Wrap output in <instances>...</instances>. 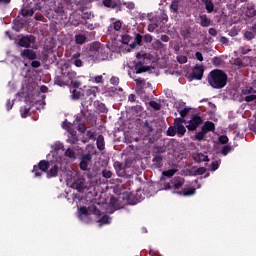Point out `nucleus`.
Segmentation results:
<instances>
[{"mask_svg":"<svg viewBox=\"0 0 256 256\" xmlns=\"http://www.w3.org/2000/svg\"><path fill=\"white\" fill-rule=\"evenodd\" d=\"M228 79L227 73L221 69H214L207 76L208 84L212 89H223L226 87Z\"/></svg>","mask_w":256,"mask_h":256,"instance_id":"1","label":"nucleus"},{"mask_svg":"<svg viewBox=\"0 0 256 256\" xmlns=\"http://www.w3.org/2000/svg\"><path fill=\"white\" fill-rule=\"evenodd\" d=\"M88 55L94 61H105V57H107V53H105V49L101 47V44L99 42H93L90 45Z\"/></svg>","mask_w":256,"mask_h":256,"instance_id":"2","label":"nucleus"},{"mask_svg":"<svg viewBox=\"0 0 256 256\" xmlns=\"http://www.w3.org/2000/svg\"><path fill=\"white\" fill-rule=\"evenodd\" d=\"M61 75L64 79V85H69L71 81L73 82L77 79V72L69 68V64L67 63L61 68ZM59 83L60 85H63V82L59 81Z\"/></svg>","mask_w":256,"mask_h":256,"instance_id":"3","label":"nucleus"},{"mask_svg":"<svg viewBox=\"0 0 256 256\" xmlns=\"http://www.w3.org/2000/svg\"><path fill=\"white\" fill-rule=\"evenodd\" d=\"M49 167H51V163L47 160H41L38 165L33 166L32 173H34V177H41L43 173H47Z\"/></svg>","mask_w":256,"mask_h":256,"instance_id":"4","label":"nucleus"},{"mask_svg":"<svg viewBox=\"0 0 256 256\" xmlns=\"http://www.w3.org/2000/svg\"><path fill=\"white\" fill-rule=\"evenodd\" d=\"M199 125H203V118L199 114H194L189 120V124L186 125V128L188 131H197Z\"/></svg>","mask_w":256,"mask_h":256,"instance_id":"5","label":"nucleus"},{"mask_svg":"<svg viewBox=\"0 0 256 256\" xmlns=\"http://www.w3.org/2000/svg\"><path fill=\"white\" fill-rule=\"evenodd\" d=\"M71 187L72 189H76L78 193H83L85 189H87V182L85 181V178L78 177L73 181Z\"/></svg>","mask_w":256,"mask_h":256,"instance_id":"6","label":"nucleus"},{"mask_svg":"<svg viewBox=\"0 0 256 256\" xmlns=\"http://www.w3.org/2000/svg\"><path fill=\"white\" fill-rule=\"evenodd\" d=\"M36 38L33 35L23 36L19 39L18 45L20 47H25V49H29L31 45L35 44Z\"/></svg>","mask_w":256,"mask_h":256,"instance_id":"7","label":"nucleus"},{"mask_svg":"<svg viewBox=\"0 0 256 256\" xmlns=\"http://www.w3.org/2000/svg\"><path fill=\"white\" fill-rule=\"evenodd\" d=\"M41 9H43V4H41V2H39V3H36L34 8L21 9L20 15H22V17H33V15H35V12L41 11Z\"/></svg>","mask_w":256,"mask_h":256,"instance_id":"8","label":"nucleus"},{"mask_svg":"<svg viewBox=\"0 0 256 256\" xmlns=\"http://www.w3.org/2000/svg\"><path fill=\"white\" fill-rule=\"evenodd\" d=\"M92 160H93V155H91L90 153L84 154L81 157V161L79 163V167L81 171H87V169L89 168V163H91Z\"/></svg>","mask_w":256,"mask_h":256,"instance_id":"9","label":"nucleus"},{"mask_svg":"<svg viewBox=\"0 0 256 256\" xmlns=\"http://www.w3.org/2000/svg\"><path fill=\"white\" fill-rule=\"evenodd\" d=\"M60 169L61 166H59V163H54L46 172L47 179H53L54 177H58Z\"/></svg>","mask_w":256,"mask_h":256,"instance_id":"10","label":"nucleus"},{"mask_svg":"<svg viewBox=\"0 0 256 256\" xmlns=\"http://www.w3.org/2000/svg\"><path fill=\"white\" fill-rule=\"evenodd\" d=\"M134 70L136 75H141V73H147V71H151L150 66H145L142 61L135 62Z\"/></svg>","mask_w":256,"mask_h":256,"instance_id":"11","label":"nucleus"},{"mask_svg":"<svg viewBox=\"0 0 256 256\" xmlns=\"http://www.w3.org/2000/svg\"><path fill=\"white\" fill-rule=\"evenodd\" d=\"M21 57L24 59H28L29 61H35V59H37V53L35 51H33L32 49H24L23 51H21Z\"/></svg>","mask_w":256,"mask_h":256,"instance_id":"12","label":"nucleus"},{"mask_svg":"<svg viewBox=\"0 0 256 256\" xmlns=\"http://www.w3.org/2000/svg\"><path fill=\"white\" fill-rule=\"evenodd\" d=\"M171 183L173 185L174 191L176 193H179L181 187H183V185H185V178L175 177V178L172 179Z\"/></svg>","mask_w":256,"mask_h":256,"instance_id":"13","label":"nucleus"},{"mask_svg":"<svg viewBox=\"0 0 256 256\" xmlns=\"http://www.w3.org/2000/svg\"><path fill=\"white\" fill-rule=\"evenodd\" d=\"M113 167L118 177H125V175H127V172L125 171V166L123 165V163L116 161L114 162Z\"/></svg>","mask_w":256,"mask_h":256,"instance_id":"14","label":"nucleus"},{"mask_svg":"<svg viewBox=\"0 0 256 256\" xmlns=\"http://www.w3.org/2000/svg\"><path fill=\"white\" fill-rule=\"evenodd\" d=\"M203 73H205V70L201 66L194 67V70L192 72V79H196L197 81H201L203 79Z\"/></svg>","mask_w":256,"mask_h":256,"instance_id":"15","label":"nucleus"},{"mask_svg":"<svg viewBox=\"0 0 256 256\" xmlns=\"http://www.w3.org/2000/svg\"><path fill=\"white\" fill-rule=\"evenodd\" d=\"M71 63L75 65V67H83V60H81V53L77 52L72 55Z\"/></svg>","mask_w":256,"mask_h":256,"instance_id":"16","label":"nucleus"},{"mask_svg":"<svg viewBox=\"0 0 256 256\" xmlns=\"http://www.w3.org/2000/svg\"><path fill=\"white\" fill-rule=\"evenodd\" d=\"M245 15L249 19H251V18L256 16L255 5L253 3L247 4Z\"/></svg>","mask_w":256,"mask_h":256,"instance_id":"17","label":"nucleus"},{"mask_svg":"<svg viewBox=\"0 0 256 256\" xmlns=\"http://www.w3.org/2000/svg\"><path fill=\"white\" fill-rule=\"evenodd\" d=\"M142 43H143V36L139 33H136L134 40H132V43H130V48L135 49L137 45H141Z\"/></svg>","mask_w":256,"mask_h":256,"instance_id":"18","label":"nucleus"},{"mask_svg":"<svg viewBox=\"0 0 256 256\" xmlns=\"http://www.w3.org/2000/svg\"><path fill=\"white\" fill-rule=\"evenodd\" d=\"M180 35L183 39H190L191 38V27L189 26H182L180 28Z\"/></svg>","mask_w":256,"mask_h":256,"instance_id":"19","label":"nucleus"},{"mask_svg":"<svg viewBox=\"0 0 256 256\" xmlns=\"http://www.w3.org/2000/svg\"><path fill=\"white\" fill-rule=\"evenodd\" d=\"M78 141H79V136H77V131L75 130L70 131V135L68 136L67 143H70V145H76Z\"/></svg>","mask_w":256,"mask_h":256,"instance_id":"20","label":"nucleus"},{"mask_svg":"<svg viewBox=\"0 0 256 256\" xmlns=\"http://www.w3.org/2000/svg\"><path fill=\"white\" fill-rule=\"evenodd\" d=\"M201 129L206 132H214L215 131V123L211 122V121H206L204 123V125L201 127Z\"/></svg>","mask_w":256,"mask_h":256,"instance_id":"21","label":"nucleus"},{"mask_svg":"<svg viewBox=\"0 0 256 256\" xmlns=\"http://www.w3.org/2000/svg\"><path fill=\"white\" fill-rule=\"evenodd\" d=\"M194 161L196 163H207L209 162V156L203 154V153H198L194 156Z\"/></svg>","mask_w":256,"mask_h":256,"instance_id":"22","label":"nucleus"},{"mask_svg":"<svg viewBox=\"0 0 256 256\" xmlns=\"http://www.w3.org/2000/svg\"><path fill=\"white\" fill-rule=\"evenodd\" d=\"M78 11H81L82 19H91V17H92L91 12H85V7L83 6V3H81V2H79V4H78Z\"/></svg>","mask_w":256,"mask_h":256,"instance_id":"23","label":"nucleus"},{"mask_svg":"<svg viewBox=\"0 0 256 256\" xmlns=\"http://www.w3.org/2000/svg\"><path fill=\"white\" fill-rule=\"evenodd\" d=\"M134 81L136 83V89H138L140 93H143V89H145V85H147V83L145 82V79L137 78V79H134Z\"/></svg>","mask_w":256,"mask_h":256,"instance_id":"24","label":"nucleus"},{"mask_svg":"<svg viewBox=\"0 0 256 256\" xmlns=\"http://www.w3.org/2000/svg\"><path fill=\"white\" fill-rule=\"evenodd\" d=\"M96 145H97V149H99V151L105 150V137L103 135L98 136V138L96 140Z\"/></svg>","mask_w":256,"mask_h":256,"instance_id":"25","label":"nucleus"},{"mask_svg":"<svg viewBox=\"0 0 256 256\" xmlns=\"http://www.w3.org/2000/svg\"><path fill=\"white\" fill-rule=\"evenodd\" d=\"M75 43L76 45H83L87 43V36L85 34H76Z\"/></svg>","mask_w":256,"mask_h":256,"instance_id":"26","label":"nucleus"},{"mask_svg":"<svg viewBox=\"0 0 256 256\" xmlns=\"http://www.w3.org/2000/svg\"><path fill=\"white\" fill-rule=\"evenodd\" d=\"M201 27H209L211 25V19L207 15L203 14L199 16Z\"/></svg>","mask_w":256,"mask_h":256,"instance_id":"27","label":"nucleus"},{"mask_svg":"<svg viewBox=\"0 0 256 256\" xmlns=\"http://www.w3.org/2000/svg\"><path fill=\"white\" fill-rule=\"evenodd\" d=\"M202 2L205 4L207 13H213L215 11V5L212 0H202Z\"/></svg>","mask_w":256,"mask_h":256,"instance_id":"28","label":"nucleus"},{"mask_svg":"<svg viewBox=\"0 0 256 256\" xmlns=\"http://www.w3.org/2000/svg\"><path fill=\"white\" fill-rule=\"evenodd\" d=\"M142 129H144V131L148 133V135L149 133H153V122L146 120L142 125Z\"/></svg>","mask_w":256,"mask_h":256,"instance_id":"29","label":"nucleus"},{"mask_svg":"<svg viewBox=\"0 0 256 256\" xmlns=\"http://www.w3.org/2000/svg\"><path fill=\"white\" fill-rule=\"evenodd\" d=\"M102 5H104V7H107L108 9H115L118 7L117 1L115 0H103Z\"/></svg>","mask_w":256,"mask_h":256,"instance_id":"30","label":"nucleus"},{"mask_svg":"<svg viewBox=\"0 0 256 256\" xmlns=\"http://www.w3.org/2000/svg\"><path fill=\"white\" fill-rule=\"evenodd\" d=\"M195 193H197V189L190 188L183 191L180 190L178 192V195H183L184 197H191V195H195Z\"/></svg>","mask_w":256,"mask_h":256,"instance_id":"31","label":"nucleus"},{"mask_svg":"<svg viewBox=\"0 0 256 256\" xmlns=\"http://www.w3.org/2000/svg\"><path fill=\"white\" fill-rule=\"evenodd\" d=\"M97 87H91L90 89H87L85 92L86 97H89L90 99H95L97 97Z\"/></svg>","mask_w":256,"mask_h":256,"instance_id":"32","label":"nucleus"},{"mask_svg":"<svg viewBox=\"0 0 256 256\" xmlns=\"http://www.w3.org/2000/svg\"><path fill=\"white\" fill-rule=\"evenodd\" d=\"M181 3V0H172L170 4V11L171 13H179V4Z\"/></svg>","mask_w":256,"mask_h":256,"instance_id":"33","label":"nucleus"},{"mask_svg":"<svg viewBox=\"0 0 256 256\" xmlns=\"http://www.w3.org/2000/svg\"><path fill=\"white\" fill-rule=\"evenodd\" d=\"M161 153H167V148L165 146H154L152 155H161Z\"/></svg>","mask_w":256,"mask_h":256,"instance_id":"34","label":"nucleus"},{"mask_svg":"<svg viewBox=\"0 0 256 256\" xmlns=\"http://www.w3.org/2000/svg\"><path fill=\"white\" fill-rule=\"evenodd\" d=\"M152 163L156 167H162L163 166V156L161 155H153Z\"/></svg>","mask_w":256,"mask_h":256,"instance_id":"35","label":"nucleus"},{"mask_svg":"<svg viewBox=\"0 0 256 256\" xmlns=\"http://www.w3.org/2000/svg\"><path fill=\"white\" fill-rule=\"evenodd\" d=\"M55 13H57V15H60L61 19H67V12H65L63 6L56 7Z\"/></svg>","mask_w":256,"mask_h":256,"instance_id":"36","label":"nucleus"},{"mask_svg":"<svg viewBox=\"0 0 256 256\" xmlns=\"http://www.w3.org/2000/svg\"><path fill=\"white\" fill-rule=\"evenodd\" d=\"M122 43L123 45H129V47H131V43H133V37H131L129 34H124L122 36Z\"/></svg>","mask_w":256,"mask_h":256,"instance_id":"37","label":"nucleus"},{"mask_svg":"<svg viewBox=\"0 0 256 256\" xmlns=\"http://www.w3.org/2000/svg\"><path fill=\"white\" fill-rule=\"evenodd\" d=\"M206 135H207V133L205 131H203L201 128V130L195 134L194 141H203V139H205Z\"/></svg>","mask_w":256,"mask_h":256,"instance_id":"38","label":"nucleus"},{"mask_svg":"<svg viewBox=\"0 0 256 256\" xmlns=\"http://www.w3.org/2000/svg\"><path fill=\"white\" fill-rule=\"evenodd\" d=\"M65 157H68V159H77V156L75 155V150L71 148H67L64 152Z\"/></svg>","mask_w":256,"mask_h":256,"instance_id":"39","label":"nucleus"},{"mask_svg":"<svg viewBox=\"0 0 256 256\" xmlns=\"http://www.w3.org/2000/svg\"><path fill=\"white\" fill-rule=\"evenodd\" d=\"M166 135L168 137H175V135H177V128L175 126H170L166 131Z\"/></svg>","mask_w":256,"mask_h":256,"instance_id":"40","label":"nucleus"},{"mask_svg":"<svg viewBox=\"0 0 256 256\" xmlns=\"http://www.w3.org/2000/svg\"><path fill=\"white\" fill-rule=\"evenodd\" d=\"M149 106L152 107V109H154V111H161V104L155 100H151L149 102Z\"/></svg>","mask_w":256,"mask_h":256,"instance_id":"41","label":"nucleus"},{"mask_svg":"<svg viewBox=\"0 0 256 256\" xmlns=\"http://www.w3.org/2000/svg\"><path fill=\"white\" fill-rule=\"evenodd\" d=\"M71 97L72 99H81V97H83V93L81 92V90H77L76 88L72 90Z\"/></svg>","mask_w":256,"mask_h":256,"instance_id":"42","label":"nucleus"},{"mask_svg":"<svg viewBox=\"0 0 256 256\" xmlns=\"http://www.w3.org/2000/svg\"><path fill=\"white\" fill-rule=\"evenodd\" d=\"M185 133H187V129L185 128V126H179L178 128H176V135H178V137H183Z\"/></svg>","mask_w":256,"mask_h":256,"instance_id":"43","label":"nucleus"},{"mask_svg":"<svg viewBox=\"0 0 256 256\" xmlns=\"http://www.w3.org/2000/svg\"><path fill=\"white\" fill-rule=\"evenodd\" d=\"M110 219L109 215H104L99 219L98 223H101V225H107L111 223Z\"/></svg>","mask_w":256,"mask_h":256,"instance_id":"44","label":"nucleus"},{"mask_svg":"<svg viewBox=\"0 0 256 256\" xmlns=\"http://www.w3.org/2000/svg\"><path fill=\"white\" fill-rule=\"evenodd\" d=\"M159 21L162 23V25H165L167 21H169V16L165 12H163L161 15L158 16Z\"/></svg>","mask_w":256,"mask_h":256,"instance_id":"45","label":"nucleus"},{"mask_svg":"<svg viewBox=\"0 0 256 256\" xmlns=\"http://www.w3.org/2000/svg\"><path fill=\"white\" fill-rule=\"evenodd\" d=\"M244 39H246L247 41H252V39H255V33L252 31H246L244 33Z\"/></svg>","mask_w":256,"mask_h":256,"instance_id":"46","label":"nucleus"},{"mask_svg":"<svg viewBox=\"0 0 256 256\" xmlns=\"http://www.w3.org/2000/svg\"><path fill=\"white\" fill-rule=\"evenodd\" d=\"M120 5H123V7H126V9H129L130 11L135 9V3L133 2H120Z\"/></svg>","mask_w":256,"mask_h":256,"instance_id":"47","label":"nucleus"},{"mask_svg":"<svg viewBox=\"0 0 256 256\" xmlns=\"http://www.w3.org/2000/svg\"><path fill=\"white\" fill-rule=\"evenodd\" d=\"M183 123H185L184 118H175L174 119V127H176V128L183 127Z\"/></svg>","mask_w":256,"mask_h":256,"instance_id":"48","label":"nucleus"},{"mask_svg":"<svg viewBox=\"0 0 256 256\" xmlns=\"http://www.w3.org/2000/svg\"><path fill=\"white\" fill-rule=\"evenodd\" d=\"M252 93H256L255 89L253 87H247L245 89H242L241 95H251Z\"/></svg>","mask_w":256,"mask_h":256,"instance_id":"49","label":"nucleus"},{"mask_svg":"<svg viewBox=\"0 0 256 256\" xmlns=\"http://www.w3.org/2000/svg\"><path fill=\"white\" fill-rule=\"evenodd\" d=\"M85 119V113L80 112L76 115L75 123H83V120Z\"/></svg>","mask_w":256,"mask_h":256,"instance_id":"50","label":"nucleus"},{"mask_svg":"<svg viewBox=\"0 0 256 256\" xmlns=\"http://www.w3.org/2000/svg\"><path fill=\"white\" fill-rule=\"evenodd\" d=\"M189 111H191V108H187L185 107L183 110H180V118L181 119H185V117H187V115H189Z\"/></svg>","mask_w":256,"mask_h":256,"instance_id":"51","label":"nucleus"},{"mask_svg":"<svg viewBox=\"0 0 256 256\" xmlns=\"http://www.w3.org/2000/svg\"><path fill=\"white\" fill-rule=\"evenodd\" d=\"M121 27H123V22H121V20H117L113 23L114 31H121Z\"/></svg>","mask_w":256,"mask_h":256,"instance_id":"52","label":"nucleus"},{"mask_svg":"<svg viewBox=\"0 0 256 256\" xmlns=\"http://www.w3.org/2000/svg\"><path fill=\"white\" fill-rule=\"evenodd\" d=\"M102 177H104L105 179H111V177H113V172H111V170L104 169L102 171Z\"/></svg>","mask_w":256,"mask_h":256,"instance_id":"53","label":"nucleus"},{"mask_svg":"<svg viewBox=\"0 0 256 256\" xmlns=\"http://www.w3.org/2000/svg\"><path fill=\"white\" fill-rule=\"evenodd\" d=\"M175 173H177V170L169 169V170L164 171L162 173V175H164V177H173V175H175Z\"/></svg>","mask_w":256,"mask_h":256,"instance_id":"54","label":"nucleus"},{"mask_svg":"<svg viewBox=\"0 0 256 256\" xmlns=\"http://www.w3.org/2000/svg\"><path fill=\"white\" fill-rule=\"evenodd\" d=\"M218 141L222 145H227V143H229V137H227V135H222L218 138Z\"/></svg>","mask_w":256,"mask_h":256,"instance_id":"55","label":"nucleus"},{"mask_svg":"<svg viewBox=\"0 0 256 256\" xmlns=\"http://www.w3.org/2000/svg\"><path fill=\"white\" fill-rule=\"evenodd\" d=\"M154 47H155L156 49H165L166 45L163 44V42L160 41V40H155V42H154Z\"/></svg>","mask_w":256,"mask_h":256,"instance_id":"56","label":"nucleus"},{"mask_svg":"<svg viewBox=\"0 0 256 256\" xmlns=\"http://www.w3.org/2000/svg\"><path fill=\"white\" fill-rule=\"evenodd\" d=\"M244 101L246 103H251L252 101H256V95L255 94H250L244 97Z\"/></svg>","mask_w":256,"mask_h":256,"instance_id":"57","label":"nucleus"},{"mask_svg":"<svg viewBox=\"0 0 256 256\" xmlns=\"http://www.w3.org/2000/svg\"><path fill=\"white\" fill-rule=\"evenodd\" d=\"M20 111H21V117L25 119L27 115H29V111H31V108L24 107V108H21Z\"/></svg>","mask_w":256,"mask_h":256,"instance_id":"58","label":"nucleus"},{"mask_svg":"<svg viewBox=\"0 0 256 256\" xmlns=\"http://www.w3.org/2000/svg\"><path fill=\"white\" fill-rule=\"evenodd\" d=\"M251 51H253V49H251L250 46L247 47H240V53L242 55H247V53H251Z\"/></svg>","mask_w":256,"mask_h":256,"instance_id":"59","label":"nucleus"},{"mask_svg":"<svg viewBox=\"0 0 256 256\" xmlns=\"http://www.w3.org/2000/svg\"><path fill=\"white\" fill-rule=\"evenodd\" d=\"M177 61H178V63L183 65V64L187 63L188 58H187V56H184V55L177 56Z\"/></svg>","mask_w":256,"mask_h":256,"instance_id":"60","label":"nucleus"},{"mask_svg":"<svg viewBox=\"0 0 256 256\" xmlns=\"http://www.w3.org/2000/svg\"><path fill=\"white\" fill-rule=\"evenodd\" d=\"M77 131H79V133H85V131H87V126L83 123H78Z\"/></svg>","mask_w":256,"mask_h":256,"instance_id":"61","label":"nucleus"},{"mask_svg":"<svg viewBox=\"0 0 256 256\" xmlns=\"http://www.w3.org/2000/svg\"><path fill=\"white\" fill-rule=\"evenodd\" d=\"M230 152L231 147L229 145H225L221 150L222 155H229Z\"/></svg>","mask_w":256,"mask_h":256,"instance_id":"62","label":"nucleus"},{"mask_svg":"<svg viewBox=\"0 0 256 256\" xmlns=\"http://www.w3.org/2000/svg\"><path fill=\"white\" fill-rule=\"evenodd\" d=\"M98 110L100 113H107L108 111L107 106H105L103 103H98Z\"/></svg>","mask_w":256,"mask_h":256,"instance_id":"63","label":"nucleus"},{"mask_svg":"<svg viewBox=\"0 0 256 256\" xmlns=\"http://www.w3.org/2000/svg\"><path fill=\"white\" fill-rule=\"evenodd\" d=\"M159 25L161 24H157V23H152L148 25V31L150 33H153V31H155V29H157V27H159Z\"/></svg>","mask_w":256,"mask_h":256,"instance_id":"64","label":"nucleus"}]
</instances>
